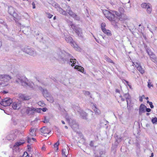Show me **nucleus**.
<instances>
[{"label":"nucleus","mask_w":157,"mask_h":157,"mask_svg":"<svg viewBox=\"0 0 157 157\" xmlns=\"http://www.w3.org/2000/svg\"><path fill=\"white\" fill-rule=\"evenodd\" d=\"M24 52L27 54L35 56L36 55V52L33 48H30L28 47H26L23 49H22Z\"/></svg>","instance_id":"obj_8"},{"label":"nucleus","mask_w":157,"mask_h":157,"mask_svg":"<svg viewBox=\"0 0 157 157\" xmlns=\"http://www.w3.org/2000/svg\"><path fill=\"white\" fill-rule=\"evenodd\" d=\"M31 139H32V140L33 141H33L35 140V139L34 138H32Z\"/></svg>","instance_id":"obj_52"},{"label":"nucleus","mask_w":157,"mask_h":157,"mask_svg":"<svg viewBox=\"0 0 157 157\" xmlns=\"http://www.w3.org/2000/svg\"><path fill=\"white\" fill-rule=\"evenodd\" d=\"M32 5H33V9L35 8V3L34 2H33L32 3Z\"/></svg>","instance_id":"obj_49"},{"label":"nucleus","mask_w":157,"mask_h":157,"mask_svg":"<svg viewBox=\"0 0 157 157\" xmlns=\"http://www.w3.org/2000/svg\"><path fill=\"white\" fill-rule=\"evenodd\" d=\"M94 112L98 114H100V112L98 111V109L96 107H94Z\"/></svg>","instance_id":"obj_40"},{"label":"nucleus","mask_w":157,"mask_h":157,"mask_svg":"<svg viewBox=\"0 0 157 157\" xmlns=\"http://www.w3.org/2000/svg\"><path fill=\"white\" fill-rule=\"evenodd\" d=\"M32 111V113H34L35 111H37V109L33 108L28 107L27 109L26 110V113L28 114H32V113L30 112V111Z\"/></svg>","instance_id":"obj_21"},{"label":"nucleus","mask_w":157,"mask_h":157,"mask_svg":"<svg viewBox=\"0 0 157 157\" xmlns=\"http://www.w3.org/2000/svg\"><path fill=\"white\" fill-rule=\"evenodd\" d=\"M95 39L96 40V41L98 43H99V41H98V40L97 39H96L95 38Z\"/></svg>","instance_id":"obj_57"},{"label":"nucleus","mask_w":157,"mask_h":157,"mask_svg":"<svg viewBox=\"0 0 157 157\" xmlns=\"http://www.w3.org/2000/svg\"><path fill=\"white\" fill-rule=\"evenodd\" d=\"M151 122L153 124H156L157 123V118L155 117L151 119Z\"/></svg>","instance_id":"obj_36"},{"label":"nucleus","mask_w":157,"mask_h":157,"mask_svg":"<svg viewBox=\"0 0 157 157\" xmlns=\"http://www.w3.org/2000/svg\"><path fill=\"white\" fill-rule=\"evenodd\" d=\"M104 33L106 34L107 35L109 36L111 35L110 31L109 30L105 29V30L102 31Z\"/></svg>","instance_id":"obj_32"},{"label":"nucleus","mask_w":157,"mask_h":157,"mask_svg":"<svg viewBox=\"0 0 157 157\" xmlns=\"http://www.w3.org/2000/svg\"><path fill=\"white\" fill-rule=\"evenodd\" d=\"M12 103V99L9 98H6L2 99L0 102L1 105L4 106H9Z\"/></svg>","instance_id":"obj_6"},{"label":"nucleus","mask_w":157,"mask_h":157,"mask_svg":"<svg viewBox=\"0 0 157 157\" xmlns=\"http://www.w3.org/2000/svg\"><path fill=\"white\" fill-rule=\"evenodd\" d=\"M56 19V16H55L53 18L54 20H55Z\"/></svg>","instance_id":"obj_64"},{"label":"nucleus","mask_w":157,"mask_h":157,"mask_svg":"<svg viewBox=\"0 0 157 157\" xmlns=\"http://www.w3.org/2000/svg\"><path fill=\"white\" fill-rule=\"evenodd\" d=\"M48 122V121H47L46 120H45V121H44V123H47V122Z\"/></svg>","instance_id":"obj_62"},{"label":"nucleus","mask_w":157,"mask_h":157,"mask_svg":"<svg viewBox=\"0 0 157 157\" xmlns=\"http://www.w3.org/2000/svg\"><path fill=\"white\" fill-rule=\"evenodd\" d=\"M26 140L27 142L29 144L33 143V141H32L31 139L29 137H27V139Z\"/></svg>","instance_id":"obj_39"},{"label":"nucleus","mask_w":157,"mask_h":157,"mask_svg":"<svg viewBox=\"0 0 157 157\" xmlns=\"http://www.w3.org/2000/svg\"><path fill=\"white\" fill-rule=\"evenodd\" d=\"M66 12L72 17H74L75 16H76V14L71 11V9L67 10V12Z\"/></svg>","instance_id":"obj_25"},{"label":"nucleus","mask_w":157,"mask_h":157,"mask_svg":"<svg viewBox=\"0 0 157 157\" xmlns=\"http://www.w3.org/2000/svg\"><path fill=\"white\" fill-rule=\"evenodd\" d=\"M54 6L55 8H56L57 10L58 9V8H59L60 7L59 5L57 4H55L54 5Z\"/></svg>","instance_id":"obj_45"},{"label":"nucleus","mask_w":157,"mask_h":157,"mask_svg":"<svg viewBox=\"0 0 157 157\" xmlns=\"http://www.w3.org/2000/svg\"><path fill=\"white\" fill-rule=\"evenodd\" d=\"M8 12L9 13L11 16H12L15 18L18 19V15L15 12V10L14 8L12 6L9 7Z\"/></svg>","instance_id":"obj_9"},{"label":"nucleus","mask_w":157,"mask_h":157,"mask_svg":"<svg viewBox=\"0 0 157 157\" xmlns=\"http://www.w3.org/2000/svg\"><path fill=\"white\" fill-rule=\"evenodd\" d=\"M11 79V77L8 75H0V85L2 86L7 85L6 83Z\"/></svg>","instance_id":"obj_4"},{"label":"nucleus","mask_w":157,"mask_h":157,"mask_svg":"<svg viewBox=\"0 0 157 157\" xmlns=\"http://www.w3.org/2000/svg\"><path fill=\"white\" fill-rule=\"evenodd\" d=\"M37 130V129L36 128H31L30 130V135L32 136H36V132Z\"/></svg>","instance_id":"obj_20"},{"label":"nucleus","mask_w":157,"mask_h":157,"mask_svg":"<svg viewBox=\"0 0 157 157\" xmlns=\"http://www.w3.org/2000/svg\"><path fill=\"white\" fill-rule=\"evenodd\" d=\"M59 144V142L58 141L56 143H55V144L54 145V147L55 148V150H56V151H57L58 150V146Z\"/></svg>","instance_id":"obj_33"},{"label":"nucleus","mask_w":157,"mask_h":157,"mask_svg":"<svg viewBox=\"0 0 157 157\" xmlns=\"http://www.w3.org/2000/svg\"><path fill=\"white\" fill-rule=\"evenodd\" d=\"M147 52L148 55L150 56V57L152 58V60L154 62H156V58L155 55L152 52L149 51L148 50H146Z\"/></svg>","instance_id":"obj_18"},{"label":"nucleus","mask_w":157,"mask_h":157,"mask_svg":"<svg viewBox=\"0 0 157 157\" xmlns=\"http://www.w3.org/2000/svg\"><path fill=\"white\" fill-rule=\"evenodd\" d=\"M146 108V106L144 105L141 104L140 107V113L144 112L145 109Z\"/></svg>","instance_id":"obj_23"},{"label":"nucleus","mask_w":157,"mask_h":157,"mask_svg":"<svg viewBox=\"0 0 157 157\" xmlns=\"http://www.w3.org/2000/svg\"><path fill=\"white\" fill-rule=\"evenodd\" d=\"M75 68L82 72L83 71H84V68L83 67L77 65L75 67Z\"/></svg>","instance_id":"obj_26"},{"label":"nucleus","mask_w":157,"mask_h":157,"mask_svg":"<svg viewBox=\"0 0 157 157\" xmlns=\"http://www.w3.org/2000/svg\"><path fill=\"white\" fill-rule=\"evenodd\" d=\"M150 4L149 3H142L141 5V6L143 8H147V7H148V6H149V5H150Z\"/></svg>","instance_id":"obj_30"},{"label":"nucleus","mask_w":157,"mask_h":157,"mask_svg":"<svg viewBox=\"0 0 157 157\" xmlns=\"http://www.w3.org/2000/svg\"><path fill=\"white\" fill-rule=\"evenodd\" d=\"M103 13L106 17L114 23L115 22L116 18L120 19L121 17V13L113 10H103Z\"/></svg>","instance_id":"obj_1"},{"label":"nucleus","mask_w":157,"mask_h":157,"mask_svg":"<svg viewBox=\"0 0 157 157\" xmlns=\"http://www.w3.org/2000/svg\"><path fill=\"white\" fill-rule=\"evenodd\" d=\"M74 109L75 110L77 111L79 113H80L81 111L82 110L80 109V108L78 106H75L74 108Z\"/></svg>","instance_id":"obj_34"},{"label":"nucleus","mask_w":157,"mask_h":157,"mask_svg":"<svg viewBox=\"0 0 157 157\" xmlns=\"http://www.w3.org/2000/svg\"><path fill=\"white\" fill-rule=\"evenodd\" d=\"M57 10L62 15H64L65 16H67V13L66 11L63 10L60 7L59 8H58V9H57Z\"/></svg>","instance_id":"obj_19"},{"label":"nucleus","mask_w":157,"mask_h":157,"mask_svg":"<svg viewBox=\"0 0 157 157\" xmlns=\"http://www.w3.org/2000/svg\"><path fill=\"white\" fill-rule=\"evenodd\" d=\"M124 97L126 100L127 105V107L128 109V106H129V107H130V105H129V104L131 102L130 99L131 97L128 94H125L124 95Z\"/></svg>","instance_id":"obj_14"},{"label":"nucleus","mask_w":157,"mask_h":157,"mask_svg":"<svg viewBox=\"0 0 157 157\" xmlns=\"http://www.w3.org/2000/svg\"><path fill=\"white\" fill-rule=\"evenodd\" d=\"M104 153V151L100 150L95 153V157H103Z\"/></svg>","instance_id":"obj_17"},{"label":"nucleus","mask_w":157,"mask_h":157,"mask_svg":"<svg viewBox=\"0 0 157 157\" xmlns=\"http://www.w3.org/2000/svg\"><path fill=\"white\" fill-rule=\"evenodd\" d=\"M3 93L6 94V93L7 92L6 91H3Z\"/></svg>","instance_id":"obj_60"},{"label":"nucleus","mask_w":157,"mask_h":157,"mask_svg":"<svg viewBox=\"0 0 157 157\" xmlns=\"http://www.w3.org/2000/svg\"><path fill=\"white\" fill-rule=\"evenodd\" d=\"M65 128H66L67 129L68 128V127L67 126H65Z\"/></svg>","instance_id":"obj_61"},{"label":"nucleus","mask_w":157,"mask_h":157,"mask_svg":"<svg viewBox=\"0 0 157 157\" xmlns=\"http://www.w3.org/2000/svg\"><path fill=\"white\" fill-rule=\"evenodd\" d=\"M25 143V141L23 139H21L19 141L16 142L14 145V148L17 147L21 145H23Z\"/></svg>","instance_id":"obj_15"},{"label":"nucleus","mask_w":157,"mask_h":157,"mask_svg":"<svg viewBox=\"0 0 157 157\" xmlns=\"http://www.w3.org/2000/svg\"><path fill=\"white\" fill-rule=\"evenodd\" d=\"M68 149L67 150L66 149H63L62 150V153L63 155H64L63 157H67V155L68 154V151H67Z\"/></svg>","instance_id":"obj_24"},{"label":"nucleus","mask_w":157,"mask_h":157,"mask_svg":"<svg viewBox=\"0 0 157 157\" xmlns=\"http://www.w3.org/2000/svg\"><path fill=\"white\" fill-rule=\"evenodd\" d=\"M61 122L63 124H65V122L63 121H62Z\"/></svg>","instance_id":"obj_53"},{"label":"nucleus","mask_w":157,"mask_h":157,"mask_svg":"<svg viewBox=\"0 0 157 157\" xmlns=\"http://www.w3.org/2000/svg\"><path fill=\"white\" fill-rule=\"evenodd\" d=\"M23 157H29L28 154L26 152H25L23 155Z\"/></svg>","instance_id":"obj_44"},{"label":"nucleus","mask_w":157,"mask_h":157,"mask_svg":"<svg viewBox=\"0 0 157 157\" xmlns=\"http://www.w3.org/2000/svg\"><path fill=\"white\" fill-rule=\"evenodd\" d=\"M149 105H150L151 108L152 109L153 108L154 105H153L152 103L151 102L149 104Z\"/></svg>","instance_id":"obj_47"},{"label":"nucleus","mask_w":157,"mask_h":157,"mask_svg":"<svg viewBox=\"0 0 157 157\" xmlns=\"http://www.w3.org/2000/svg\"><path fill=\"white\" fill-rule=\"evenodd\" d=\"M47 109L46 108H43L42 109H41V108L37 109V112H38V111H39V110L40 111V110H42V111L43 112H45V111H46Z\"/></svg>","instance_id":"obj_38"},{"label":"nucleus","mask_w":157,"mask_h":157,"mask_svg":"<svg viewBox=\"0 0 157 157\" xmlns=\"http://www.w3.org/2000/svg\"><path fill=\"white\" fill-rule=\"evenodd\" d=\"M83 93L85 95H88L90 94V93L89 91H83Z\"/></svg>","instance_id":"obj_42"},{"label":"nucleus","mask_w":157,"mask_h":157,"mask_svg":"<svg viewBox=\"0 0 157 157\" xmlns=\"http://www.w3.org/2000/svg\"><path fill=\"white\" fill-rule=\"evenodd\" d=\"M106 25L104 23H102L101 24V28L102 30V31L105 30V27Z\"/></svg>","instance_id":"obj_35"},{"label":"nucleus","mask_w":157,"mask_h":157,"mask_svg":"<svg viewBox=\"0 0 157 157\" xmlns=\"http://www.w3.org/2000/svg\"><path fill=\"white\" fill-rule=\"evenodd\" d=\"M147 86L149 88H150L151 87H153V85L152 84H151V81L150 79H149L147 82Z\"/></svg>","instance_id":"obj_37"},{"label":"nucleus","mask_w":157,"mask_h":157,"mask_svg":"<svg viewBox=\"0 0 157 157\" xmlns=\"http://www.w3.org/2000/svg\"><path fill=\"white\" fill-rule=\"evenodd\" d=\"M139 100L141 102H142V101H143V98H142V97H140Z\"/></svg>","instance_id":"obj_50"},{"label":"nucleus","mask_w":157,"mask_h":157,"mask_svg":"<svg viewBox=\"0 0 157 157\" xmlns=\"http://www.w3.org/2000/svg\"><path fill=\"white\" fill-rule=\"evenodd\" d=\"M149 114H150V113H146V115L147 116H149Z\"/></svg>","instance_id":"obj_59"},{"label":"nucleus","mask_w":157,"mask_h":157,"mask_svg":"<svg viewBox=\"0 0 157 157\" xmlns=\"http://www.w3.org/2000/svg\"><path fill=\"white\" fill-rule=\"evenodd\" d=\"M29 146L28 145V147H29ZM30 149H31L30 147H28V149L29 151H30Z\"/></svg>","instance_id":"obj_54"},{"label":"nucleus","mask_w":157,"mask_h":157,"mask_svg":"<svg viewBox=\"0 0 157 157\" xmlns=\"http://www.w3.org/2000/svg\"><path fill=\"white\" fill-rule=\"evenodd\" d=\"M146 111L147 112H150L151 110V109H150V108H146Z\"/></svg>","instance_id":"obj_48"},{"label":"nucleus","mask_w":157,"mask_h":157,"mask_svg":"<svg viewBox=\"0 0 157 157\" xmlns=\"http://www.w3.org/2000/svg\"><path fill=\"white\" fill-rule=\"evenodd\" d=\"M19 98L23 100H28L31 99L30 96H28L24 94H20L19 95Z\"/></svg>","instance_id":"obj_16"},{"label":"nucleus","mask_w":157,"mask_h":157,"mask_svg":"<svg viewBox=\"0 0 157 157\" xmlns=\"http://www.w3.org/2000/svg\"><path fill=\"white\" fill-rule=\"evenodd\" d=\"M151 102H150L148 101H147V103L148 104H149Z\"/></svg>","instance_id":"obj_56"},{"label":"nucleus","mask_w":157,"mask_h":157,"mask_svg":"<svg viewBox=\"0 0 157 157\" xmlns=\"http://www.w3.org/2000/svg\"><path fill=\"white\" fill-rule=\"evenodd\" d=\"M154 156V154L153 153L151 154V157H153Z\"/></svg>","instance_id":"obj_55"},{"label":"nucleus","mask_w":157,"mask_h":157,"mask_svg":"<svg viewBox=\"0 0 157 157\" xmlns=\"http://www.w3.org/2000/svg\"><path fill=\"white\" fill-rule=\"evenodd\" d=\"M147 11L148 13H150L152 11V8H151V5H149V6H148V7L146 8Z\"/></svg>","instance_id":"obj_29"},{"label":"nucleus","mask_w":157,"mask_h":157,"mask_svg":"<svg viewBox=\"0 0 157 157\" xmlns=\"http://www.w3.org/2000/svg\"><path fill=\"white\" fill-rule=\"evenodd\" d=\"M53 80L54 82H56V80L55 78H54Z\"/></svg>","instance_id":"obj_63"},{"label":"nucleus","mask_w":157,"mask_h":157,"mask_svg":"<svg viewBox=\"0 0 157 157\" xmlns=\"http://www.w3.org/2000/svg\"><path fill=\"white\" fill-rule=\"evenodd\" d=\"M65 40L67 42L70 43L72 47L75 48H77V45L73 42L72 37L67 35L65 37Z\"/></svg>","instance_id":"obj_10"},{"label":"nucleus","mask_w":157,"mask_h":157,"mask_svg":"<svg viewBox=\"0 0 157 157\" xmlns=\"http://www.w3.org/2000/svg\"><path fill=\"white\" fill-rule=\"evenodd\" d=\"M120 97L121 98V100L122 101H124V99L123 98H122V97L121 95L120 96Z\"/></svg>","instance_id":"obj_51"},{"label":"nucleus","mask_w":157,"mask_h":157,"mask_svg":"<svg viewBox=\"0 0 157 157\" xmlns=\"http://www.w3.org/2000/svg\"><path fill=\"white\" fill-rule=\"evenodd\" d=\"M132 63L136 67H137V70L139 71L141 74H143L144 73V70L142 67L140 65H139L137 63L133 62Z\"/></svg>","instance_id":"obj_13"},{"label":"nucleus","mask_w":157,"mask_h":157,"mask_svg":"<svg viewBox=\"0 0 157 157\" xmlns=\"http://www.w3.org/2000/svg\"><path fill=\"white\" fill-rule=\"evenodd\" d=\"M0 23L2 24H3L4 26L6 27V28H7V25L4 22L3 20L2 19H0Z\"/></svg>","instance_id":"obj_41"},{"label":"nucleus","mask_w":157,"mask_h":157,"mask_svg":"<svg viewBox=\"0 0 157 157\" xmlns=\"http://www.w3.org/2000/svg\"><path fill=\"white\" fill-rule=\"evenodd\" d=\"M63 8L65 9L66 10V12H67V10L71 9V7L65 4H64L63 5Z\"/></svg>","instance_id":"obj_31"},{"label":"nucleus","mask_w":157,"mask_h":157,"mask_svg":"<svg viewBox=\"0 0 157 157\" xmlns=\"http://www.w3.org/2000/svg\"><path fill=\"white\" fill-rule=\"evenodd\" d=\"M48 17L49 18H51L53 16L52 15L49 13H48Z\"/></svg>","instance_id":"obj_46"},{"label":"nucleus","mask_w":157,"mask_h":157,"mask_svg":"<svg viewBox=\"0 0 157 157\" xmlns=\"http://www.w3.org/2000/svg\"><path fill=\"white\" fill-rule=\"evenodd\" d=\"M79 114L83 119L86 120H87V114L86 112L82 110L81 111L80 113Z\"/></svg>","instance_id":"obj_22"},{"label":"nucleus","mask_w":157,"mask_h":157,"mask_svg":"<svg viewBox=\"0 0 157 157\" xmlns=\"http://www.w3.org/2000/svg\"><path fill=\"white\" fill-rule=\"evenodd\" d=\"M14 136L13 134H10L7 136L6 138L8 140H11L13 139Z\"/></svg>","instance_id":"obj_28"},{"label":"nucleus","mask_w":157,"mask_h":157,"mask_svg":"<svg viewBox=\"0 0 157 157\" xmlns=\"http://www.w3.org/2000/svg\"><path fill=\"white\" fill-rule=\"evenodd\" d=\"M69 21L70 24L71 25L72 29L75 30V33L78 36H82V29L80 28H77L76 27L72 24V22L71 21Z\"/></svg>","instance_id":"obj_7"},{"label":"nucleus","mask_w":157,"mask_h":157,"mask_svg":"<svg viewBox=\"0 0 157 157\" xmlns=\"http://www.w3.org/2000/svg\"><path fill=\"white\" fill-rule=\"evenodd\" d=\"M41 90H42V93L44 96L47 97L48 95V92L47 90L43 89L41 88Z\"/></svg>","instance_id":"obj_27"},{"label":"nucleus","mask_w":157,"mask_h":157,"mask_svg":"<svg viewBox=\"0 0 157 157\" xmlns=\"http://www.w3.org/2000/svg\"><path fill=\"white\" fill-rule=\"evenodd\" d=\"M21 101L13 102L12 105V108L14 110H18L21 107Z\"/></svg>","instance_id":"obj_11"},{"label":"nucleus","mask_w":157,"mask_h":157,"mask_svg":"<svg viewBox=\"0 0 157 157\" xmlns=\"http://www.w3.org/2000/svg\"><path fill=\"white\" fill-rule=\"evenodd\" d=\"M17 82L21 83L22 86L31 89H33L34 84L32 82H29L27 78L24 77H19L16 80Z\"/></svg>","instance_id":"obj_2"},{"label":"nucleus","mask_w":157,"mask_h":157,"mask_svg":"<svg viewBox=\"0 0 157 157\" xmlns=\"http://www.w3.org/2000/svg\"><path fill=\"white\" fill-rule=\"evenodd\" d=\"M61 55L60 56V58L63 59V60L68 61L69 59L70 60V62L73 63L71 65L72 66H75V64L76 63V60L75 59H73V56L68 53L65 52H61Z\"/></svg>","instance_id":"obj_3"},{"label":"nucleus","mask_w":157,"mask_h":157,"mask_svg":"<svg viewBox=\"0 0 157 157\" xmlns=\"http://www.w3.org/2000/svg\"><path fill=\"white\" fill-rule=\"evenodd\" d=\"M73 18H74L77 21H79L80 18L79 16H77V15L76 14V16H75L74 17H73Z\"/></svg>","instance_id":"obj_43"},{"label":"nucleus","mask_w":157,"mask_h":157,"mask_svg":"<svg viewBox=\"0 0 157 157\" xmlns=\"http://www.w3.org/2000/svg\"><path fill=\"white\" fill-rule=\"evenodd\" d=\"M109 62L111 63H113V61L111 60H110Z\"/></svg>","instance_id":"obj_58"},{"label":"nucleus","mask_w":157,"mask_h":157,"mask_svg":"<svg viewBox=\"0 0 157 157\" xmlns=\"http://www.w3.org/2000/svg\"><path fill=\"white\" fill-rule=\"evenodd\" d=\"M40 131L41 133L44 134V136H46L47 135L49 134L51 131H49L46 127H44L40 129Z\"/></svg>","instance_id":"obj_12"},{"label":"nucleus","mask_w":157,"mask_h":157,"mask_svg":"<svg viewBox=\"0 0 157 157\" xmlns=\"http://www.w3.org/2000/svg\"><path fill=\"white\" fill-rule=\"evenodd\" d=\"M66 119L73 129H75L78 128V124L75 120L67 118Z\"/></svg>","instance_id":"obj_5"}]
</instances>
